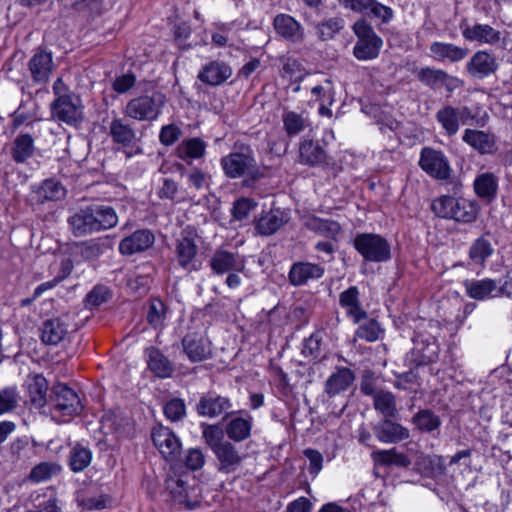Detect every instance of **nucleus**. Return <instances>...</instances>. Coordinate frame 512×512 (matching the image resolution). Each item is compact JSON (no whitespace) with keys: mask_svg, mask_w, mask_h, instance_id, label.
<instances>
[{"mask_svg":"<svg viewBox=\"0 0 512 512\" xmlns=\"http://www.w3.org/2000/svg\"><path fill=\"white\" fill-rule=\"evenodd\" d=\"M18 401L16 389L5 387L0 389V415L13 410Z\"/></svg>","mask_w":512,"mask_h":512,"instance_id":"0e129e2a","label":"nucleus"},{"mask_svg":"<svg viewBox=\"0 0 512 512\" xmlns=\"http://www.w3.org/2000/svg\"><path fill=\"white\" fill-rule=\"evenodd\" d=\"M283 129L288 137L293 138L309 127V120L305 113L285 109L281 115Z\"/></svg>","mask_w":512,"mask_h":512,"instance_id":"4c0bfd02","label":"nucleus"},{"mask_svg":"<svg viewBox=\"0 0 512 512\" xmlns=\"http://www.w3.org/2000/svg\"><path fill=\"white\" fill-rule=\"evenodd\" d=\"M494 248L490 240L485 236L477 238L469 249V258L475 264H484L485 261L493 254Z\"/></svg>","mask_w":512,"mask_h":512,"instance_id":"603ef678","label":"nucleus"},{"mask_svg":"<svg viewBox=\"0 0 512 512\" xmlns=\"http://www.w3.org/2000/svg\"><path fill=\"white\" fill-rule=\"evenodd\" d=\"M164 103L165 96L160 93L139 96L127 103L124 114L138 121H153L160 115Z\"/></svg>","mask_w":512,"mask_h":512,"instance_id":"423d86ee","label":"nucleus"},{"mask_svg":"<svg viewBox=\"0 0 512 512\" xmlns=\"http://www.w3.org/2000/svg\"><path fill=\"white\" fill-rule=\"evenodd\" d=\"M371 457L376 465L397 466L407 468L411 464L409 457L403 453L397 452L395 448L389 450L373 451Z\"/></svg>","mask_w":512,"mask_h":512,"instance_id":"79ce46f5","label":"nucleus"},{"mask_svg":"<svg viewBox=\"0 0 512 512\" xmlns=\"http://www.w3.org/2000/svg\"><path fill=\"white\" fill-rule=\"evenodd\" d=\"M373 400L375 410L380 412L384 418L398 416L396 398L392 392L380 390Z\"/></svg>","mask_w":512,"mask_h":512,"instance_id":"09e8293b","label":"nucleus"},{"mask_svg":"<svg viewBox=\"0 0 512 512\" xmlns=\"http://www.w3.org/2000/svg\"><path fill=\"white\" fill-rule=\"evenodd\" d=\"M93 209L91 205L78 210L68 218V223L75 236L95 233Z\"/></svg>","mask_w":512,"mask_h":512,"instance_id":"2f4dec72","label":"nucleus"},{"mask_svg":"<svg viewBox=\"0 0 512 512\" xmlns=\"http://www.w3.org/2000/svg\"><path fill=\"white\" fill-rule=\"evenodd\" d=\"M498 68L493 55L485 52H476L467 63V71L476 78H484L494 73Z\"/></svg>","mask_w":512,"mask_h":512,"instance_id":"c85d7f7f","label":"nucleus"},{"mask_svg":"<svg viewBox=\"0 0 512 512\" xmlns=\"http://www.w3.org/2000/svg\"><path fill=\"white\" fill-rule=\"evenodd\" d=\"M35 151L34 139L30 134L22 133L16 136L11 148V157L16 163H24L31 158Z\"/></svg>","mask_w":512,"mask_h":512,"instance_id":"a19ab883","label":"nucleus"},{"mask_svg":"<svg viewBox=\"0 0 512 512\" xmlns=\"http://www.w3.org/2000/svg\"><path fill=\"white\" fill-rule=\"evenodd\" d=\"M352 30L357 36V42L353 47V55L361 61L377 58L383 46V41L375 33L371 24L365 19H359L353 24Z\"/></svg>","mask_w":512,"mask_h":512,"instance_id":"7ed1b4c3","label":"nucleus"},{"mask_svg":"<svg viewBox=\"0 0 512 512\" xmlns=\"http://www.w3.org/2000/svg\"><path fill=\"white\" fill-rule=\"evenodd\" d=\"M344 27V20L341 17L329 18L317 25L319 37L322 40L333 38Z\"/></svg>","mask_w":512,"mask_h":512,"instance_id":"13d9d810","label":"nucleus"},{"mask_svg":"<svg viewBox=\"0 0 512 512\" xmlns=\"http://www.w3.org/2000/svg\"><path fill=\"white\" fill-rule=\"evenodd\" d=\"M324 273V267L319 264L298 261L291 265L288 280L292 286L299 287L306 285L309 281L319 280Z\"/></svg>","mask_w":512,"mask_h":512,"instance_id":"f3484780","label":"nucleus"},{"mask_svg":"<svg viewBox=\"0 0 512 512\" xmlns=\"http://www.w3.org/2000/svg\"><path fill=\"white\" fill-rule=\"evenodd\" d=\"M207 143L199 138L192 137L182 140L175 148V155L180 160L191 164L194 160L204 158L206 154Z\"/></svg>","mask_w":512,"mask_h":512,"instance_id":"393cba45","label":"nucleus"},{"mask_svg":"<svg viewBox=\"0 0 512 512\" xmlns=\"http://www.w3.org/2000/svg\"><path fill=\"white\" fill-rule=\"evenodd\" d=\"M311 93L320 103H328V105H332L335 101V90L330 78H326L323 83L314 86Z\"/></svg>","mask_w":512,"mask_h":512,"instance_id":"052dcab7","label":"nucleus"},{"mask_svg":"<svg viewBox=\"0 0 512 512\" xmlns=\"http://www.w3.org/2000/svg\"><path fill=\"white\" fill-rule=\"evenodd\" d=\"M322 335L317 331L305 339L302 347V354L306 358L316 359L321 352Z\"/></svg>","mask_w":512,"mask_h":512,"instance_id":"680f3d73","label":"nucleus"},{"mask_svg":"<svg viewBox=\"0 0 512 512\" xmlns=\"http://www.w3.org/2000/svg\"><path fill=\"white\" fill-rule=\"evenodd\" d=\"M412 424L421 433L431 434L441 426L440 417L430 409H420L411 419Z\"/></svg>","mask_w":512,"mask_h":512,"instance_id":"c03bdc74","label":"nucleus"},{"mask_svg":"<svg viewBox=\"0 0 512 512\" xmlns=\"http://www.w3.org/2000/svg\"><path fill=\"white\" fill-rule=\"evenodd\" d=\"M154 241V234L150 230H137L120 241L119 251L123 255H133L147 250Z\"/></svg>","mask_w":512,"mask_h":512,"instance_id":"5701e85b","label":"nucleus"},{"mask_svg":"<svg viewBox=\"0 0 512 512\" xmlns=\"http://www.w3.org/2000/svg\"><path fill=\"white\" fill-rule=\"evenodd\" d=\"M273 27L276 34L288 42L299 44L304 41V27L289 14L276 15L273 19Z\"/></svg>","mask_w":512,"mask_h":512,"instance_id":"4468645a","label":"nucleus"},{"mask_svg":"<svg viewBox=\"0 0 512 512\" xmlns=\"http://www.w3.org/2000/svg\"><path fill=\"white\" fill-rule=\"evenodd\" d=\"M462 140L480 154H490L495 150L494 137L485 131L466 129L463 133Z\"/></svg>","mask_w":512,"mask_h":512,"instance_id":"72a5a7b5","label":"nucleus"},{"mask_svg":"<svg viewBox=\"0 0 512 512\" xmlns=\"http://www.w3.org/2000/svg\"><path fill=\"white\" fill-rule=\"evenodd\" d=\"M164 414L171 421H179L186 415V405L184 400L173 398L164 406Z\"/></svg>","mask_w":512,"mask_h":512,"instance_id":"e2e57ef3","label":"nucleus"},{"mask_svg":"<svg viewBox=\"0 0 512 512\" xmlns=\"http://www.w3.org/2000/svg\"><path fill=\"white\" fill-rule=\"evenodd\" d=\"M431 52L439 59H448L457 62L466 57L468 50L451 43L435 42L431 45Z\"/></svg>","mask_w":512,"mask_h":512,"instance_id":"de8ad7c7","label":"nucleus"},{"mask_svg":"<svg viewBox=\"0 0 512 512\" xmlns=\"http://www.w3.org/2000/svg\"><path fill=\"white\" fill-rule=\"evenodd\" d=\"M33 199L43 204L47 201H58L65 196V189L59 181L54 179H45L39 185L34 186L32 190Z\"/></svg>","mask_w":512,"mask_h":512,"instance_id":"7c9ffc66","label":"nucleus"},{"mask_svg":"<svg viewBox=\"0 0 512 512\" xmlns=\"http://www.w3.org/2000/svg\"><path fill=\"white\" fill-rule=\"evenodd\" d=\"M463 285L467 296L478 301L499 296L510 297L512 295V281L508 280L499 285L496 280L490 278L472 279L465 280Z\"/></svg>","mask_w":512,"mask_h":512,"instance_id":"1a4fd4ad","label":"nucleus"},{"mask_svg":"<svg viewBox=\"0 0 512 512\" xmlns=\"http://www.w3.org/2000/svg\"><path fill=\"white\" fill-rule=\"evenodd\" d=\"M298 162L310 167L328 165V155L324 147L312 139H303L299 143Z\"/></svg>","mask_w":512,"mask_h":512,"instance_id":"a211bd4d","label":"nucleus"},{"mask_svg":"<svg viewBox=\"0 0 512 512\" xmlns=\"http://www.w3.org/2000/svg\"><path fill=\"white\" fill-rule=\"evenodd\" d=\"M304 456L309 461L308 471L310 474L316 476L322 469L323 456L322 454L314 449H306L303 452Z\"/></svg>","mask_w":512,"mask_h":512,"instance_id":"774afa93","label":"nucleus"},{"mask_svg":"<svg viewBox=\"0 0 512 512\" xmlns=\"http://www.w3.org/2000/svg\"><path fill=\"white\" fill-rule=\"evenodd\" d=\"M354 379V373L349 368L340 367L328 377L324 391L330 398L335 397L345 392Z\"/></svg>","mask_w":512,"mask_h":512,"instance_id":"cd10ccee","label":"nucleus"},{"mask_svg":"<svg viewBox=\"0 0 512 512\" xmlns=\"http://www.w3.org/2000/svg\"><path fill=\"white\" fill-rule=\"evenodd\" d=\"M232 408L231 400L214 392L202 395L196 404V412L201 417L216 418Z\"/></svg>","mask_w":512,"mask_h":512,"instance_id":"dca6fc26","label":"nucleus"},{"mask_svg":"<svg viewBox=\"0 0 512 512\" xmlns=\"http://www.w3.org/2000/svg\"><path fill=\"white\" fill-rule=\"evenodd\" d=\"M224 174L231 179L251 177L259 174V166L253 149L243 143H236L234 150L221 158Z\"/></svg>","mask_w":512,"mask_h":512,"instance_id":"f03ea898","label":"nucleus"},{"mask_svg":"<svg viewBox=\"0 0 512 512\" xmlns=\"http://www.w3.org/2000/svg\"><path fill=\"white\" fill-rule=\"evenodd\" d=\"M417 79L432 90H440L445 87L448 92H453L460 87L461 81L441 69L430 67L416 69L414 71Z\"/></svg>","mask_w":512,"mask_h":512,"instance_id":"9d476101","label":"nucleus"},{"mask_svg":"<svg viewBox=\"0 0 512 512\" xmlns=\"http://www.w3.org/2000/svg\"><path fill=\"white\" fill-rule=\"evenodd\" d=\"M52 119L70 126H77L83 120V105L76 94L54 98L50 104Z\"/></svg>","mask_w":512,"mask_h":512,"instance_id":"6e6552de","label":"nucleus"},{"mask_svg":"<svg viewBox=\"0 0 512 512\" xmlns=\"http://www.w3.org/2000/svg\"><path fill=\"white\" fill-rule=\"evenodd\" d=\"M353 245L366 262L381 263L391 258V246L387 239L379 234H358Z\"/></svg>","mask_w":512,"mask_h":512,"instance_id":"39448f33","label":"nucleus"},{"mask_svg":"<svg viewBox=\"0 0 512 512\" xmlns=\"http://www.w3.org/2000/svg\"><path fill=\"white\" fill-rule=\"evenodd\" d=\"M285 222V214L282 211L271 210L257 221L256 230L262 236H269L276 233Z\"/></svg>","mask_w":512,"mask_h":512,"instance_id":"37998d69","label":"nucleus"},{"mask_svg":"<svg viewBox=\"0 0 512 512\" xmlns=\"http://www.w3.org/2000/svg\"><path fill=\"white\" fill-rule=\"evenodd\" d=\"M151 437L154 446L165 459L173 460L180 454V440L170 428L162 425L155 426Z\"/></svg>","mask_w":512,"mask_h":512,"instance_id":"f8f14e48","label":"nucleus"},{"mask_svg":"<svg viewBox=\"0 0 512 512\" xmlns=\"http://www.w3.org/2000/svg\"><path fill=\"white\" fill-rule=\"evenodd\" d=\"M179 192L178 183L172 178H163L162 185L157 191V195L162 200H175Z\"/></svg>","mask_w":512,"mask_h":512,"instance_id":"338daca9","label":"nucleus"},{"mask_svg":"<svg viewBox=\"0 0 512 512\" xmlns=\"http://www.w3.org/2000/svg\"><path fill=\"white\" fill-rule=\"evenodd\" d=\"M253 418L247 414V417H234L225 425L227 437L234 442H242L251 435Z\"/></svg>","mask_w":512,"mask_h":512,"instance_id":"f704fd0d","label":"nucleus"},{"mask_svg":"<svg viewBox=\"0 0 512 512\" xmlns=\"http://www.w3.org/2000/svg\"><path fill=\"white\" fill-rule=\"evenodd\" d=\"M212 271L217 275H223L228 272H241L244 267V261L237 253L227 250H216L209 260Z\"/></svg>","mask_w":512,"mask_h":512,"instance_id":"4be33fe9","label":"nucleus"},{"mask_svg":"<svg viewBox=\"0 0 512 512\" xmlns=\"http://www.w3.org/2000/svg\"><path fill=\"white\" fill-rule=\"evenodd\" d=\"M339 304L354 323H359L366 318V311L361 306L359 290L356 286H351L340 293Z\"/></svg>","mask_w":512,"mask_h":512,"instance_id":"bb28decb","label":"nucleus"},{"mask_svg":"<svg viewBox=\"0 0 512 512\" xmlns=\"http://www.w3.org/2000/svg\"><path fill=\"white\" fill-rule=\"evenodd\" d=\"M457 108L446 105L436 113V119L448 136L455 135L459 130Z\"/></svg>","mask_w":512,"mask_h":512,"instance_id":"8fccbe9b","label":"nucleus"},{"mask_svg":"<svg viewBox=\"0 0 512 512\" xmlns=\"http://www.w3.org/2000/svg\"><path fill=\"white\" fill-rule=\"evenodd\" d=\"M48 381L41 374H36L28 380L27 392L31 405L37 409L47 404Z\"/></svg>","mask_w":512,"mask_h":512,"instance_id":"c9c22d12","label":"nucleus"},{"mask_svg":"<svg viewBox=\"0 0 512 512\" xmlns=\"http://www.w3.org/2000/svg\"><path fill=\"white\" fill-rule=\"evenodd\" d=\"M182 136V130L176 124H168L161 128L159 141L164 146H171Z\"/></svg>","mask_w":512,"mask_h":512,"instance_id":"69168bd1","label":"nucleus"},{"mask_svg":"<svg viewBox=\"0 0 512 512\" xmlns=\"http://www.w3.org/2000/svg\"><path fill=\"white\" fill-rule=\"evenodd\" d=\"M111 298L110 289L105 285H96L85 297V306L89 309L99 307Z\"/></svg>","mask_w":512,"mask_h":512,"instance_id":"6e6d98bb","label":"nucleus"},{"mask_svg":"<svg viewBox=\"0 0 512 512\" xmlns=\"http://www.w3.org/2000/svg\"><path fill=\"white\" fill-rule=\"evenodd\" d=\"M93 209L94 226L96 232L108 230L118 223V216L112 206L104 204H91Z\"/></svg>","mask_w":512,"mask_h":512,"instance_id":"58836bf2","label":"nucleus"},{"mask_svg":"<svg viewBox=\"0 0 512 512\" xmlns=\"http://www.w3.org/2000/svg\"><path fill=\"white\" fill-rule=\"evenodd\" d=\"M202 436L212 451L227 442L224 440V431L218 425H203Z\"/></svg>","mask_w":512,"mask_h":512,"instance_id":"bf43d9fd","label":"nucleus"},{"mask_svg":"<svg viewBox=\"0 0 512 512\" xmlns=\"http://www.w3.org/2000/svg\"><path fill=\"white\" fill-rule=\"evenodd\" d=\"M218 461L217 469L221 473L230 474L237 471L245 458L241 455L234 444L225 442L213 451Z\"/></svg>","mask_w":512,"mask_h":512,"instance_id":"412c9836","label":"nucleus"},{"mask_svg":"<svg viewBox=\"0 0 512 512\" xmlns=\"http://www.w3.org/2000/svg\"><path fill=\"white\" fill-rule=\"evenodd\" d=\"M112 141L123 146H130L136 140L135 130L121 118H113L109 124Z\"/></svg>","mask_w":512,"mask_h":512,"instance_id":"ea45409f","label":"nucleus"},{"mask_svg":"<svg viewBox=\"0 0 512 512\" xmlns=\"http://www.w3.org/2000/svg\"><path fill=\"white\" fill-rule=\"evenodd\" d=\"M57 502L58 500L53 494L37 495L33 500V508L27 512H61Z\"/></svg>","mask_w":512,"mask_h":512,"instance_id":"4d7b16f0","label":"nucleus"},{"mask_svg":"<svg viewBox=\"0 0 512 512\" xmlns=\"http://www.w3.org/2000/svg\"><path fill=\"white\" fill-rule=\"evenodd\" d=\"M145 356L148 368L155 376L167 378L172 375L173 363L158 348H146Z\"/></svg>","mask_w":512,"mask_h":512,"instance_id":"c756f323","label":"nucleus"},{"mask_svg":"<svg viewBox=\"0 0 512 512\" xmlns=\"http://www.w3.org/2000/svg\"><path fill=\"white\" fill-rule=\"evenodd\" d=\"M92 461V452L89 448L76 444L69 453V467L73 472H81L86 469Z\"/></svg>","mask_w":512,"mask_h":512,"instance_id":"3c124183","label":"nucleus"},{"mask_svg":"<svg viewBox=\"0 0 512 512\" xmlns=\"http://www.w3.org/2000/svg\"><path fill=\"white\" fill-rule=\"evenodd\" d=\"M32 80L38 84H45L55 68L53 56L50 51L38 48L28 62Z\"/></svg>","mask_w":512,"mask_h":512,"instance_id":"2eb2a0df","label":"nucleus"},{"mask_svg":"<svg viewBox=\"0 0 512 512\" xmlns=\"http://www.w3.org/2000/svg\"><path fill=\"white\" fill-rule=\"evenodd\" d=\"M232 75V68L224 61L213 60L206 63L198 73V79L207 85L223 84Z\"/></svg>","mask_w":512,"mask_h":512,"instance_id":"b1692460","label":"nucleus"},{"mask_svg":"<svg viewBox=\"0 0 512 512\" xmlns=\"http://www.w3.org/2000/svg\"><path fill=\"white\" fill-rule=\"evenodd\" d=\"M68 332L67 323L61 318H52L46 320L40 328V337L43 343L47 345H57Z\"/></svg>","mask_w":512,"mask_h":512,"instance_id":"473e14b6","label":"nucleus"},{"mask_svg":"<svg viewBox=\"0 0 512 512\" xmlns=\"http://www.w3.org/2000/svg\"><path fill=\"white\" fill-rule=\"evenodd\" d=\"M346 9L380 19L382 23H388L394 17L392 8L381 4L377 0H338Z\"/></svg>","mask_w":512,"mask_h":512,"instance_id":"9b49d317","label":"nucleus"},{"mask_svg":"<svg viewBox=\"0 0 512 512\" xmlns=\"http://www.w3.org/2000/svg\"><path fill=\"white\" fill-rule=\"evenodd\" d=\"M146 319L154 329H161L164 326L166 306L162 300L158 298L150 299Z\"/></svg>","mask_w":512,"mask_h":512,"instance_id":"864d4df0","label":"nucleus"},{"mask_svg":"<svg viewBox=\"0 0 512 512\" xmlns=\"http://www.w3.org/2000/svg\"><path fill=\"white\" fill-rule=\"evenodd\" d=\"M305 226L308 230L334 241H337L342 232V227L337 221L316 216L308 218Z\"/></svg>","mask_w":512,"mask_h":512,"instance_id":"e433bc0d","label":"nucleus"},{"mask_svg":"<svg viewBox=\"0 0 512 512\" xmlns=\"http://www.w3.org/2000/svg\"><path fill=\"white\" fill-rule=\"evenodd\" d=\"M182 345L185 354L192 362H200L211 354L208 341L199 334H187L182 340Z\"/></svg>","mask_w":512,"mask_h":512,"instance_id":"a878e982","label":"nucleus"},{"mask_svg":"<svg viewBox=\"0 0 512 512\" xmlns=\"http://www.w3.org/2000/svg\"><path fill=\"white\" fill-rule=\"evenodd\" d=\"M198 246L191 235L181 234L175 245V255L179 266L187 272L197 271L200 264L197 261Z\"/></svg>","mask_w":512,"mask_h":512,"instance_id":"ddd939ff","label":"nucleus"},{"mask_svg":"<svg viewBox=\"0 0 512 512\" xmlns=\"http://www.w3.org/2000/svg\"><path fill=\"white\" fill-rule=\"evenodd\" d=\"M479 209L475 201L450 195L439 196L431 203V210L436 216L465 224L477 219Z\"/></svg>","mask_w":512,"mask_h":512,"instance_id":"f257e3e1","label":"nucleus"},{"mask_svg":"<svg viewBox=\"0 0 512 512\" xmlns=\"http://www.w3.org/2000/svg\"><path fill=\"white\" fill-rule=\"evenodd\" d=\"M61 470L60 465L53 462H41L34 466L28 476L29 480L34 483H40L51 479Z\"/></svg>","mask_w":512,"mask_h":512,"instance_id":"5fc2aeb1","label":"nucleus"},{"mask_svg":"<svg viewBox=\"0 0 512 512\" xmlns=\"http://www.w3.org/2000/svg\"><path fill=\"white\" fill-rule=\"evenodd\" d=\"M49 403L53 417L70 419L81 413L83 405L75 390L66 384L58 383L52 387Z\"/></svg>","mask_w":512,"mask_h":512,"instance_id":"20e7f679","label":"nucleus"},{"mask_svg":"<svg viewBox=\"0 0 512 512\" xmlns=\"http://www.w3.org/2000/svg\"><path fill=\"white\" fill-rule=\"evenodd\" d=\"M395 418H384L373 427L374 434L380 442L399 443L410 437L409 430L402 424L393 421Z\"/></svg>","mask_w":512,"mask_h":512,"instance_id":"6ab92c4d","label":"nucleus"},{"mask_svg":"<svg viewBox=\"0 0 512 512\" xmlns=\"http://www.w3.org/2000/svg\"><path fill=\"white\" fill-rule=\"evenodd\" d=\"M474 190L480 198L493 199L498 190L497 177L490 172L480 174L474 181Z\"/></svg>","mask_w":512,"mask_h":512,"instance_id":"a18cd8bd","label":"nucleus"},{"mask_svg":"<svg viewBox=\"0 0 512 512\" xmlns=\"http://www.w3.org/2000/svg\"><path fill=\"white\" fill-rule=\"evenodd\" d=\"M358 324V327L355 331V336L365 340L367 342H375L381 339L384 335V329L381 327L380 323L373 318L362 319Z\"/></svg>","mask_w":512,"mask_h":512,"instance_id":"49530a36","label":"nucleus"},{"mask_svg":"<svg viewBox=\"0 0 512 512\" xmlns=\"http://www.w3.org/2000/svg\"><path fill=\"white\" fill-rule=\"evenodd\" d=\"M463 37L468 41L496 45L501 40V32L488 24L469 25L466 21L460 24Z\"/></svg>","mask_w":512,"mask_h":512,"instance_id":"aec40b11","label":"nucleus"},{"mask_svg":"<svg viewBox=\"0 0 512 512\" xmlns=\"http://www.w3.org/2000/svg\"><path fill=\"white\" fill-rule=\"evenodd\" d=\"M418 165L431 178L440 181L448 180L452 173L449 159L445 153L429 146L421 149Z\"/></svg>","mask_w":512,"mask_h":512,"instance_id":"0eeeda50","label":"nucleus"}]
</instances>
